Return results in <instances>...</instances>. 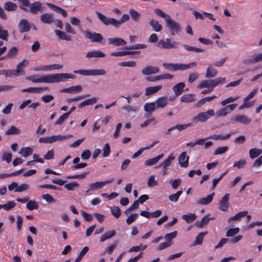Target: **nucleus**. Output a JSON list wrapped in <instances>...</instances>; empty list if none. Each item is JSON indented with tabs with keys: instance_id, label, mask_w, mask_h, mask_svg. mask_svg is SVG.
I'll return each mask as SVG.
<instances>
[{
	"instance_id": "1",
	"label": "nucleus",
	"mask_w": 262,
	"mask_h": 262,
	"mask_svg": "<svg viewBox=\"0 0 262 262\" xmlns=\"http://www.w3.org/2000/svg\"><path fill=\"white\" fill-rule=\"evenodd\" d=\"M196 65V62H192L189 64L183 63H163V67L170 71H175L177 70L184 71L187 70L191 67H195Z\"/></svg>"
},
{
	"instance_id": "2",
	"label": "nucleus",
	"mask_w": 262,
	"mask_h": 262,
	"mask_svg": "<svg viewBox=\"0 0 262 262\" xmlns=\"http://www.w3.org/2000/svg\"><path fill=\"white\" fill-rule=\"evenodd\" d=\"M225 78H217L213 80H203L198 85L199 89H203L205 88L211 87V91L216 85L220 83H224L225 81Z\"/></svg>"
},
{
	"instance_id": "3",
	"label": "nucleus",
	"mask_w": 262,
	"mask_h": 262,
	"mask_svg": "<svg viewBox=\"0 0 262 262\" xmlns=\"http://www.w3.org/2000/svg\"><path fill=\"white\" fill-rule=\"evenodd\" d=\"M96 14L100 20L105 26L112 25L117 28L121 26L119 20L114 18H107L99 12H96Z\"/></svg>"
},
{
	"instance_id": "4",
	"label": "nucleus",
	"mask_w": 262,
	"mask_h": 262,
	"mask_svg": "<svg viewBox=\"0 0 262 262\" xmlns=\"http://www.w3.org/2000/svg\"><path fill=\"white\" fill-rule=\"evenodd\" d=\"M166 26L169 29L170 34L172 36L181 32L182 28L180 24L171 19V17L166 19Z\"/></svg>"
},
{
	"instance_id": "5",
	"label": "nucleus",
	"mask_w": 262,
	"mask_h": 262,
	"mask_svg": "<svg viewBox=\"0 0 262 262\" xmlns=\"http://www.w3.org/2000/svg\"><path fill=\"white\" fill-rule=\"evenodd\" d=\"M74 73L79 74L83 76H97L104 75L106 74V71L103 69L96 70H78L74 71Z\"/></svg>"
},
{
	"instance_id": "6",
	"label": "nucleus",
	"mask_w": 262,
	"mask_h": 262,
	"mask_svg": "<svg viewBox=\"0 0 262 262\" xmlns=\"http://www.w3.org/2000/svg\"><path fill=\"white\" fill-rule=\"evenodd\" d=\"M114 180V178L104 181L96 182L90 183L89 185V189L85 191L86 193H88L90 191H96L98 189L102 188L105 185L112 183Z\"/></svg>"
},
{
	"instance_id": "7",
	"label": "nucleus",
	"mask_w": 262,
	"mask_h": 262,
	"mask_svg": "<svg viewBox=\"0 0 262 262\" xmlns=\"http://www.w3.org/2000/svg\"><path fill=\"white\" fill-rule=\"evenodd\" d=\"M63 81L64 80H62V73L52 74L42 76V82L56 83Z\"/></svg>"
},
{
	"instance_id": "8",
	"label": "nucleus",
	"mask_w": 262,
	"mask_h": 262,
	"mask_svg": "<svg viewBox=\"0 0 262 262\" xmlns=\"http://www.w3.org/2000/svg\"><path fill=\"white\" fill-rule=\"evenodd\" d=\"M82 32L85 37L91 40L92 42H99L103 39L102 35L99 33L91 32L89 31H82Z\"/></svg>"
},
{
	"instance_id": "9",
	"label": "nucleus",
	"mask_w": 262,
	"mask_h": 262,
	"mask_svg": "<svg viewBox=\"0 0 262 262\" xmlns=\"http://www.w3.org/2000/svg\"><path fill=\"white\" fill-rule=\"evenodd\" d=\"M214 115V112L213 110H209L206 112H202L199 113L193 118V120H197L200 122L206 121L210 116Z\"/></svg>"
},
{
	"instance_id": "10",
	"label": "nucleus",
	"mask_w": 262,
	"mask_h": 262,
	"mask_svg": "<svg viewBox=\"0 0 262 262\" xmlns=\"http://www.w3.org/2000/svg\"><path fill=\"white\" fill-rule=\"evenodd\" d=\"M237 104H231L222 108L216 112L217 117L225 116L232 111L234 110L237 106Z\"/></svg>"
},
{
	"instance_id": "11",
	"label": "nucleus",
	"mask_w": 262,
	"mask_h": 262,
	"mask_svg": "<svg viewBox=\"0 0 262 262\" xmlns=\"http://www.w3.org/2000/svg\"><path fill=\"white\" fill-rule=\"evenodd\" d=\"M230 194L229 193L225 194L221 199L219 202V208L223 211H226L229 208V199Z\"/></svg>"
},
{
	"instance_id": "12",
	"label": "nucleus",
	"mask_w": 262,
	"mask_h": 262,
	"mask_svg": "<svg viewBox=\"0 0 262 262\" xmlns=\"http://www.w3.org/2000/svg\"><path fill=\"white\" fill-rule=\"evenodd\" d=\"M18 27L19 32L22 33L29 32L30 30L31 26L27 19H23L20 20Z\"/></svg>"
},
{
	"instance_id": "13",
	"label": "nucleus",
	"mask_w": 262,
	"mask_h": 262,
	"mask_svg": "<svg viewBox=\"0 0 262 262\" xmlns=\"http://www.w3.org/2000/svg\"><path fill=\"white\" fill-rule=\"evenodd\" d=\"M178 43L173 41L172 42H166L163 39H160L157 45V46L160 48H164L166 49H170L172 48H176L177 47Z\"/></svg>"
},
{
	"instance_id": "14",
	"label": "nucleus",
	"mask_w": 262,
	"mask_h": 262,
	"mask_svg": "<svg viewBox=\"0 0 262 262\" xmlns=\"http://www.w3.org/2000/svg\"><path fill=\"white\" fill-rule=\"evenodd\" d=\"M179 164L181 167L186 168L188 166L189 157L186 156V152L184 151L181 153L178 158Z\"/></svg>"
},
{
	"instance_id": "15",
	"label": "nucleus",
	"mask_w": 262,
	"mask_h": 262,
	"mask_svg": "<svg viewBox=\"0 0 262 262\" xmlns=\"http://www.w3.org/2000/svg\"><path fill=\"white\" fill-rule=\"evenodd\" d=\"M162 214L160 210H157L153 212H149L146 211H141L140 215L147 218H156L160 216Z\"/></svg>"
},
{
	"instance_id": "16",
	"label": "nucleus",
	"mask_w": 262,
	"mask_h": 262,
	"mask_svg": "<svg viewBox=\"0 0 262 262\" xmlns=\"http://www.w3.org/2000/svg\"><path fill=\"white\" fill-rule=\"evenodd\" d=\"M30 12L32 14H36L38 11H42V4L39 1H36L33 3L30 4L29 6Z\"/></svg>"
},
{
	"instance_id": "17",
	"label": "nucleus",
	"mask_w": 262,
	"mask_h": 262,
	"mask_svg": "<svg viewBox=\"0 0 262 262\" xmlns=\"http://www.w3.org/2000/svg\"><path fill=\"white\" fill-rule=\"evenodd\" d=\"M159 72V69L158 67L152 66H147L142 69L141 73L144 75H149L157 74Z\"/></svg>"
},
{
	"instance_id": "18",
	"label": "nucleus",
	"mask_w": 262,
	"mask_h": 262,
	"mask_svg": "<svg viewBox=\"0 0 262 262\" xmlns=\"http://www.w3.org/2000/svg\"><path fill=\"white\" fill-rule=\"evenodd\" d=\"M40 20L44 24H50L54 21V15L52 13H43L40 16Z\"/></svg>"
},
{
	"instance_id": "19",
	"label": "nucleus",
	"mask_w": 262,
	"mask_h": 262,
	"mask_svg": "<svg viewBox=\"0 0 262 262\" xmlns=\"http://www.w3.org/2000/svg\"><path fill=\"white\" fill-rule=\"evenodd\" d=\"M235 122H239L245 125L249 124L251 122V119L246 115H236L234 118Z\"/></svg>"
},
{
	"instance_id": "20",
	"label": "nucleus",
	"mask_w": 262,
	"mask_h": 262,
	"mask_svg": "<svg viewBox=\"0 0 262 262\" xmlns=\"http://www.w3.org/2000/svg\"><path fill=\"white\" fill-rule=\"evenodd\" d=\"M82 90V86L80 85H77L76 86H72L68 88L63 89L61 90L60 92L70 94H74L81 92Z\"/></svg>"
},
{
	"instance_id": "21",
	"label": "nucleus",
	"mask_w": 262,
	"mask_h": 262,
	"mask_svg": "<svg viewBox=\"0 0 262 262\" xmlns=\"http://www.w3.org/2000/svg\"><path fill=\"white\" fill-rule=\"evenodd\" d=\"M109 44H112L115 46H124L126 44V41L120 38H109L108 39Z\"/></svg>"
},
{
	"instance_id": "22",
	"label": "nucleus",
	"mask_w": 262,
	"mask_h": 262,
	"mask_svg": "<svg viewBox=\"0 0 262 262\" xmlns=\"http://www.w3.org/2000/svg\"><path fill=\"white\" fill-rule=\"evenodd\" d=\"M29 64V61L27 59L23 60L21 62H19L17 65V69L16 73L18 74H20L21 75H24L25 74V71L23 69L27 67Z\"/></svg>"
},
{
	"instance_id": "23",
	"label": "nucleus",
	"mask_w": 262,
	"mask_h": 262,
	"mask_svg": "<svg viewBox=\"0 0 262 262\" xmlns=\"http://www.w3.org/2000/svg\"><path fill=\"white\" fill-rule=\"evenodd\" d=\"M155 103L157 109L164 108L168 104V98L166 96L160 97Z\"/></svg>"
},
{
	"instance_id": "24",
	"label": "nucleus",
	"mask_w": 262,
	"mask_h": 262,
	"mask_svg": "<svg viewBox=\"0 0 262 262\" xmlns=\"http://www.w3.org/2000/svg\"><path fill=\"white\" fill-rule=\"evenodd\" d=\"M185 84L184 82H179L174 85L172 88V90L174 91V94L176 96H179L184 91Z\"/></svg>"
},
{
	"instance_id": "25",
	"label": "nucleus",
	"mask_w": 262,
	"mask_h": 262,
	"mask_svg": "<svg viewBox=\"0 0 262 262\" xmlns=\"http://www.w3.org/2000/svg\"><path fill=\"white\" fill-rule=\"evenodd\" d=\"M209 214H206L203 217L200 221H197L195 223L198 227L201 228L204 225H207L210 220H213L214 217H209Z\"/></svg>"
},
{
	"instance_id": "26",
	"label": "nucleus",
	"mask_w": 262,
	"mask_h": 262,
	"mask_svg": "<svg viewBox=\"0 0 262 262\" xmlns=\"http://www.w3.org/2000/svg\"><path fill=\"white\" fill-rule=\"evenodd\" d=\"M144 109L146 113L148 114L147 117H148L157 108L155 105V103L151 102L145 104Z\"/></svg>"
},
{
	"instance_id": "27",
	"label": "nucleus",
	"mask_w": 262,
	"mask_h": 262,
	"mask_svg": "<svg viewBox=\"0 0 262 262\" xmlns=\"http://www.w3.org/2000/svg\"><path fill=\"white\" fill-rule=\"evenodd\" d=\"M162 88V85H159L155 86H149L146 88L145 95L146 96L151 95L161 90Z\"/></svg>"
},
{
	"instance_id": "28",
	"label": "nucleus",
	"mask_w": 262,
	"mask_h": 262,
	"mask_svg": "<svg viewBox=\"0 0 262 262\" xmlns=\"http://www.w3.org/2000/svg\"><path fill=\"white\" fill-rule=\"evenodd\" d=\"M214 195V193L213 192L211 194L208 195L206 198H203L199 199L197 201V204L203 205H208L212 201Z\"/></svg>"
},
{
	"instance_id": "29",
	"label": "nucleus",
	"mask_w": 262,
	"mask_h": 262,
	"mask_svg": "<svg viewBox=\"0 0 262 262\" xmlns=\"http://www.w3.org/2000/svg\"><path fill=\"white\" fill-rule=\"evenodd\" d=\"M195 94H184L181 97V101L183 102L189 103L195 100Z\"/></svg>"
},
{
	"instance_id": "30",
	"label": "nucleus",
	"mask_w": 262,
	"mask_h": 262,
	"mask_svg": "<svg viewBox=\"0 0 262 262\" xmlns=\"http://www.w3.org/2000/svg\"><path fill=\"white\" fill-rule=\"evenodd\" d=\"M248 214L247 211H244L239 212L236 214H235L234 216H232L230 217L228 219V222H230L232 221H239L242 217H245Z\"/></svg>"
},
{
	"instance_id": "31",
	"label": "nucleus",
	"mask_w": 262,
	"mask_h": 262,
	"mask_svg": "<svg viewBox=\"0 0 262 262\" xmlns=\"http://www.w3.org/2000/svg\"><path fill=\"white\" fill-rule=\"evenodd\" d=\"M98 99L99 98L97 97H92L91 99H86L79 103L78 106L79 107L81 108L86 105H92L93 104L96 103L97 102Z\"/></svg>"
},
{
	"instance_id": "32",
	"label": "nucleus",
	"mask_w": 262,
	"mask_h": 262,
	"mask_svg": "<svg viewBox=\"0 0 262 262\" xmlns=\"http://www.w3.org/2000/svg\"><path fill=\"white\" fill-rule=\"evenodd\" d=\"M116 231L115 230H112L111 231L105 232L103 234L100 239V242H103L106 239L111 238L116 234Z\"/></svg>"
},
{
	"instance_id": "33",
	"label": "nucleus",
	"mask_w": 262,
	"mask_h": 262,
	"mask_svg": "<svg viewBox=\"0 0 262 262\" xmlns=\"http://www.w3.org/2000/svg\"><path fill=\"white\" fill-rule=\"evenodd\" d=\"M105 54L100 51H92L88 52L86 53V57L88 58L91 57H103Z\"/></svg>"
},
{
	"instance_id": "34",
	"label": "nucleus",
	"mask_w": 262,
	"mask_h": 262,
	"mask_svg": "<svg viewBox=\"0 0 262 262\" xmlns=\"http://www.w3.org/2000/svg\"><path fill=\"white\" fill-rule=\"evenodd\" d=\"M63 68V66L58 64H53L48 66H43L40 67L39 70L42 71H48L55 69H61Z\"/></svg>"
},
{
	"instance_id": "35",
	"label": "nucleus",
	"mask_w": 262,
	"mask_h": 262,
	"mask_svg": "<svg viewBox=\"0 0 262 262\" xmlns=\"http://www.w3.org/2000/svg\"><path fill=\"white\" fill-rule=\"evenodd\" d=\"M149 25L152 28V29L155 32H160L162 29V26L159 24L158 20L152 19L149 22Z\"/></svg>"
},
{
	"instance_id": "36",
	"label": "nucleus",
	"mask_w": 262,
	"mask_h": 262,
	"mask_svg": "<svg viewBox=\"0 0 262 262\" xmlns=\"http://www.w3.org/2000/svg\"><path fill=\"white\" fill-rule=\"evenodd\" d=\"M47 5L51 8L54 9V10L57 12L60 13L63 17L67 16V13L66 11L60 7L57 6L52 3H47Z\"/></svg>"
},
{
	"instance_id": "37",
	"label": "nucleus",
	"mask_w": 262,
	"mask_h": 262,
	"mask_svg": "<svg viewBox=\"0 0 262 262\" xmlns=\"http://www.w3.org/2000/svg\"><path fill=\"white\" fill-rule=\"evenodd\" d=\"M55 33L56 35L62 40H65L67 41H70L71 40V37L66 34L64 32L60 30H55Z\"/></svg>"
},
{
	"instance_id": "38",
	"label": "nucleus",
	"mask_w": 262,
	"mask_h": 262,
	"mask_svg": "<svg viewBox=\"0 0 262 262\" xmlns=\"http://www.w3.org/2000/svg\"><path fill=\"white\" fill-rule=\"evenodd\" d=\"M33 149L30 147H23L20 149L19 154L24 157H27L33 154Z\"/></svg>"
},
{
	"instance_id": "39",
	"label": "nucleus",
	"mask_w": 262,
	"mask_h": 262,
	"mask_svg": "<svg viewBox=\"0 0 262 262\" xmlns=\"http://www.w3.org/2000/svg\"><path fill=\"white\" fill-rule=\"evenodd\" d=\"M174 159L175 157L173 156V154H171L161 164V166H162L163 169H165L166 167L169 166L171 164V162Z\"/></svg>"
},
{
	"instance_id": "40",
	"label": "nucleus",
	"mask_w": 262,
	"mask_h": 262,
	"mask_svg": "<svg viewBox=\"0 0 262 262\" xmlns=\"http://www.w3.org/2000/svg\"><path fill=\"white\" fill-rule=\"evenodd\" d=\"M17 8V5L11 2H7L4 5V8L8 11H15L16 10Z\"/></svg>"
},
{
	"instance_id": "41",
	"label": "nucleus",
	"mask_w": 262,
	"mask_h": 262,
	"mask_svg": "<svg viewBox=\"0 0 262 262\" xmlns=\"http://www.w3.org/2000/svg\"><path fill=\"white\" fill-rule=\"evenodd\" d=\"M262 153V150L258 148H252L249 150V156L251 159H253L259 156Z\"/></svg>"
},
{
	"instance_id": "42",
	"label": "nucleus",
	"mask_w": 262,
	"mask_h": 262,
	"mask_svg": "<svg viewBox=\"0 0 262 262\" xmlns=\"http://www.w3.org/2000/svg\"><path fill=\"white\" fill-rule=\"evenodd\" d=\"M217 71L213 68L209 66L206 70V78H209L215 77L217 74Z\"/></svg>"
},
{
	"instance_id": "43",
	"label": "nucleus",
	"mask_w": 262,
	"mask_h": 262,
	"mask_svg": "<svg viewBox=\"0 0 262 262\" xmlns=\"http://www.w3.org/2000/svg\"><path fill=\"white\" fill-rule=\"evenodd\" d=\"M182 219L187 223H190L194 221L196 218V215L194 213H187L182 216Z\"/></svg>"
},
{
	"instance_id": "44",
	"label": "nucleus",
	"mask_w": 262,
	"mask_h": 262,
	"mask_svg": "<svg viewBox=\"0 0 262 262\" xmlns=\"http://www.w3.org/2000/svg\"><path fill=\"white\" fill-rule=\"evenodd\" d=\"M17 53L18 49L16 47L12 48L8 51L7 54L5 55L6 59L14 57L17 54Z\"/></svg>"
},
{
	"instance_id": "45",
	"label": "nucleus",
	"mask_w": 262,
	"mask_h": 262,
	"mask_svg": "<svg viewBox=\"0 0 262 262\" xmlns=\"http://www.w3.org/2000/svg\"><path fill=\"white\" fill-rule=\"evenodd\" d=\"M20 134V130L14 125L11 126L5 133L6 135H18Z\"/></svg>"
},
{
	"instance_id": "46",
	"label": "nucleus",
	"mask_w": 262,
	"mask_h": 262,
	"mask_svg": "<svg viewBox=\"0 0 262 262\" xmlns=\"http://www.w3.org/2000/svg\"><path fill=\"white\" fill-rule=\"evenodd\" d=\"M207 233V232H202L200 233L196 236L193 243V245H198L202 244L204 236Z\"/></svg>"
},
{
	"instance_id": "47",
	"label": "nucleus",
	"mask_w": 262,
	"mask_h": 262,
	"mask_svg": "<svg viewBox=\"0 0 262 262\" xmlns=\"http://www.w3.org/2000/svg\"><path fill=\"white\" fill-rule=\"evenodd\" d=\"M19 8L25 11H28L27 7L30 6L29 0H18Z\"/></svg>"
},
{
	"instance_id": "48",
	"label": "nucleus",
	"mask_w": 262,
	"mask_h": 262,
	"mask_svg": "<svg viewBox=\"0 0 262 262\" xmlns=\"http://www.w3.org/2000/svg\"><path fill=\"white\" fill-rule=\"evenodd\" d=\"M131 18L135 21H138L141 16V14L134 9H130L129 11Z\"/></svg>"
},
{
	"instance_id": "49",
	"label": "nucleus",
	"mask_w": 262,
	"mask_h": 262,
	"mask_svg": "<svg viewBox=\"0 0 262 262\" xmlns=\"http://www.w3.org/2000/svg\"><path fill=\"white\" fill-rule=\"evenodd\" d=\"M183 47L187 51H194L195 52H203L204 51V50L202 48H195L192 46H188L186 44H184Z\"/></svg>"
},
{
	"instance_id": "50",
	"label": "nucleus",
	"mask_w": 262,
	"mask_h": 262,
	"mask_svg": "<svg viewBox=\"0 0 262 262\" xmlns=\"http://www.w3.org/2000/svg\"><path fill=\"white\" fill-rule=\"evenodd\" d=\"M239 231V229L238 227H236L234 228H230L227 230L226 233V236L227 237L233 236L237 234Z\"/></svg>"
},
{
	"instance_id": "51",
	"label": "nucleus",
	"mask_w": 262,
	"mask_h": 262,
	"mask_svg": "<svg viewBox=\"0 0 262 262\" xmlns=\"http://www.w3.org/2000/svg\"><path fill=\"white\" fill-rule=\"evenodd\" d=\"M146 48V46L144 44H136L131 46H126L124 49L125 50H137L140 49H145Z\"/></svg>"
},
{
	"instance_id": "52",
	"label": "nucleus",
	"mask_w": 262,
	"mask_h": 262,
	"mask_svg": "<svg viewBox=\"0 0 262 262\" xmlns=\"http://www.w3.org/2000/svg\"><path fill=\"white\" fill-rule=\"evenodd\" d=\"M27 209L30 210H33L34 209H37L38 208V205L36 201H29L26 206Z\"/></svg>"
},
{
	"instance_id": "53",
	"label": "nucleus",
	"mask_w": 262,
	"mask_h": 262,
	"mask_svg": "<svg viewBox=\"0 0 262 262\" xmlns=\"http://www.w3.org/2000/svg\"><path fill=\"white\" fill-rule=\"evenodd\" d=\"M110 210L112 214L114 215V216L115 218H119L121 214V210L119 207L114 206L113 207H111Z\"/></svg>"
},
{
	"instance_id": "54",
	"label": "nucleus",
	"mask_w": 262,
	"mask_h": 262,
	"mask_svg": "<svg viewBox=\"0 0 262 262\" xmlns=\"http://www.w3.org/2000/svg\"><path fill=\"white\" fill-rule=\"evenodd\" d=\"M231 136V134H228L226 136H224L222 135H214L210 137H209L208 138L211 139L213 140H226L227 139H228Z\"/></svg>"
},
{
	"instance_id": "55",
	"label": "nucleus",
	"mask_w": 262,
	"mask_h": 262,
	"mask_svg": "<svg viewBox=\"0 0 262 262\" xmlns=\"http://www.w3.org/2000/svg\"><path fill=\"white\" fill-rule=\"evenodd\" d=\"M89 250V248L88 247H84L80 251L79 255L75 259V262H80L84 255L88 252Z\"/></svg>"
},
{
	"instance_id": "56",
	"label": "nucleus",
	"mask_w": 262,
	"mask_h": 262,
	"mask_svg": "<svg viewBox=\"0 0 262 262\" xmlns=\"http://www.w3.org/2000/svg\"><path fill=\"white\" fill-rule=\"evenodd\" d=\"M183 191L179 190L174 194H172L169 196V199L170 201L173 202H176L178 201L180 196L182 194Z\"/></svg>"
},
{
	"instance_id": "57",
	"label": "nucleus",
	"mask_w": 262,
	"mask_h": 262,
	"mask_svg": "<svg viewBox=\"0 0 262 262\" xmlns=\"http://www.w3.org/2000/svg\"><path fill=\"white\" fill-rule=\"evenodd\" d=\"M154 12L157 15L165 18V20L166 21V19H168L170 17V16L168 14L165 13L163 12V11L160 9H156L154 10Z\"/></svg>"
},
{
	"instance_id": "58",
	"label": "nucleus",
	"mask_w": 262,
	"mask_h": 262,
	"mask_svg": "<svg viewBox=\"0 0 262 262\" xmlns=\"http://www.w3.org/2000/svg\"><path fill=\"white\" fill-rule=\"evenodd\" d=\"M9 33L7 30H3L2 27L0 25V39L5 41L8 40Z\"/></svg>"
},
{
	"instance_id": "59",
	"label": "nucleus",
	"mask_w": 262,
	"mask_h": 262,
	"mask_svg": "<svg viewBox=\"0 0 262 262\" xmlns=\"http://www.w3.org/2000/svg\"><path fill=\"white\" fill-rule=\"evenodd\" d=\"M79 184L77 182L68 183L64 185V187L68 190L72 191L75 188L78 187Z\"/></svg>"
},
{
	"instance_id": "60",
	"label": "nucleus",
	"mask_w": 262,
	"mask_h": 262,
	"mask_svg": "<svg viewBox=\"0 0 262 262\" xmlns=\"http://www.w3.org/2000/svg\"><path fill=\"white\" fill-rule=\"evenodd\" d=\"M247 162L244 159L240 160L238 161L235 162L233 165V167H237L238 169H241L244 168Z\"/></svg>"
},
{
	"instance_id": "61",
	"label": "nucleus",
	"mask_w": 262,
	"mask_h": 262,
	"mask_svg": "<svg viewBox=\"0 0 262 262\" xmlns=\"http://www.w3.org/2000/svg\"><path fill=\"white\" fill-rule=\"evenodd\" d=\"M2 205V208L5 210H9L15 206L16 203L14 201H9L7 204Z\"/></svg>"
},
{
	"instance_id": "62",
	"label": "nucleus",
	"mask_w": 262,
	"mask_h": 262,
	"mask_svg": "<svg viewBox=\"0 0 262 262\" xmlns=\"http://www.w3.org/2000/svg\"><path fill=\"white\" fill-rule=\"evenodd\" d=\"M138 216V213H132L126 219V223L129 225L134 222Z\"/></svg>"
},
{
	"instance_id": "63",
	"label": "nucleus",
	"mask_w": 262,
	"mask_h": 262,
	"mask_svg": "<svg viewBox=\"0 0 262 262\" xmlns=\"http://www.w3.org/2000/svg\"><path fill=\"white\" fill-rule=\"evenodd\" d=\"M228 149V147L227 146L219 147L217 148H216V149L215 150L214 155H218L224 154L227 151Z\"/></svg>"
},
{
	"instance_id": "64",
	"label": "nucleus",
	"mask_w": 262,
	"mask_h": 262,
	"mask_svg": "<svg viewBox=\"0 0 262 262\" xmlns=\"http://www.w3.org/2000/svg\"><path fill=\"white\" fill-rule=\"evenodd\" d=\"M181 182L182 180L179 178L174 180H171L169 182V183L171 184L172 188L176 189L180 186Z\"/></svg>"
}]
</instances>
